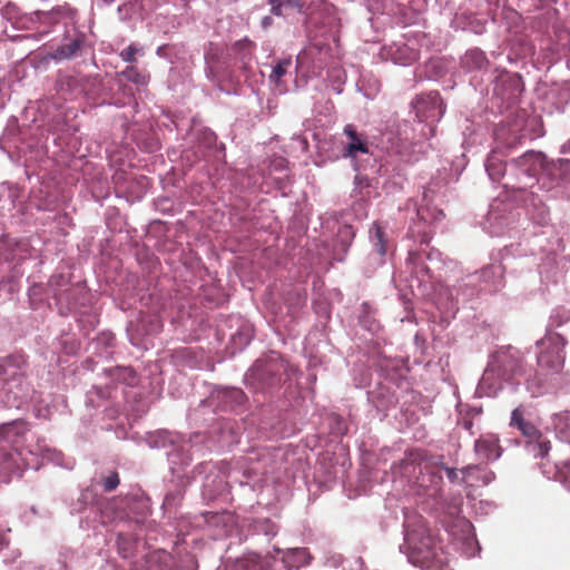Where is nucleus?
<instances>
[{"mask_svg": "<svg viewBox=\"0 0 570 570\" xmlns=\"http://www.w3.org/2000/svg\"><path fill=\"white\" fill-rule=\"evenodd\" d=\"M474 452L482 462L489 463L500 459L503 449L500 445V439L497 434L485 433L475 440Z\"/></svg>", "mask_w": 570, "mask_h": 570, "instance_id": "obj_8", "label": "nucleus"}, {"mask_svg": "<svg viewBox=\"0 0 570 570\" xmlns=\"http://www.w3.org/2000/svg\"><path fill=\"white\" fill-rule=\"evenodd\" d=\"M121 76L125 77L126 80H128V81H130L132 83H136V85H140V86H145L149 81V76L147 73H144V72L139 71L134 66L127 67L121 72Z\"/></svg>", "mask_w": 570, "mask_h": 570, "instance_id": "obj_18", "label": "nucleus"}, {"mask_svg": "<svg viewBox=\"0 0 570 570\" xmlns=\"http://www.w3.org/2000/svg\"><path fill=\"white\" fill-rule=\"evenodd\" d=\"M27 431V423L22 420L4 423L0 425V443L6 442L10 445H16Z\"/></svg>", "mask_w": 570, "mask_h": 570, "instance_id": "obj_10", "label": "nucleus"}, {"mask_svg": "<svg viewBox=\"0 0 570 570\" xmlns=\"http://www.w3.org/2000/svg\"><path fill=\"white\" fill-rule=\"evenodd\" d=\"M474 469H476V470H481V466H480V465H468V466L463 468V469L461 470V472H462L463 474H468V473H470V471H472V470H474Z\"/></svg>", "mask_w": 570, "mask_h": 570, "instance_id": "obj_31", "label": "nucleus"}, {"mask_svg": "<svg viewBox=\"0 0 570 570\" xmlns=\"http://www.w3.org/2000/svg\"><path fill=\"white\" fill-rule=\"evenodd\" d=\"M285 6L301 10L305 1L304 0H285Z\"/></svg>", "mask_w": 570, "mask_h": 570, "instance_id": "obj_27", "label": "nucleus"}, {"mask_svg": "<svg viewBox=\"0 0 570 570\" xmlns=\"http://www.w3.org/2000/svg\"><path fill=\"white\" fill-rule=\"evenodd\" d=\"M254 47L253 42L247 40V39H244V40H240V41H237L235 45H234V48L236 50H248L250 51L252 48Z\"/></svg>", "mask_w": 570, "mask_h": 570, "instance_id": "obj_24", "label": "nucleus"}, {"mask_svg": "<svg viewBox=\"0 0 570 570\" xmlns=\"http://www.w3.org/2000/svg\"><path fill=\"white\" fill-rule=\"evenodd\" d=\"M28 361L22 353H14L0 360V394L4 393L10 401L20 399L27 384Z\"/></svg>", "mask_w": 570, "mask_h": 570, "instance_id": "obj_1", "label": "nucleus"}, {"mask_svg": "<svg viewBox=\"0 0 570 570\" xmlns=\"http://www.w3.org/2000/svg\"><path fill=\"white\" fill-rule=\"evenodd\" d=\"M119 475L117 472H111L108 476L102 479V487L106 492L114 491L119 485Z\"/></svg>", "mask_w": 570, "mask_h": 570, "instance_id": "obj_21", "label": "nucleus"}, {"mask_svg": "<svg viewBox=\"0 0 570 570\" xmlns=\"http://www.w3.org/2000/svg\"><path fill=\"white\" fill-rule=\"evenodd\" d=\"M495 479V474L493 471H488L485 476H484V484H488L490 483L491 481H493Z\"/></svg>", "mask_w": 570, "mask_h": 570, "instance_id": "obj_30", "label": "nucleus"}, {"mask_svg": "<svg viewBox=\"0 0 570 570\" xmlns=\"http://www.w3.org/2000/svg\"><path fill=\"white\" fill-rule=\"evenodd\" d=\"M106 374L117 383H124L134 386L137 383V374L134 368L128 366H116L106 370Z\"/></svg>", "mask_w": 570, "mask_h": 570, "instance_id": "obj_14", "label": "nucleus"}, {"mask_svg": "<svg viewBox=\"0 0 570 570\" xmlns=\"http://www.w3.org/2000/svg\"><path fill=\"white\" fill-rule=\"evenodd\" d=\"M285 371V365L271 358L262 364H257L253 371V376L257 380L266 381L267 386H274L282 380V373Z\"/></svg>", "mask_w": 570, "mask_h": 570, "instance_id": "obj_9", "label": "nucleus"}, {"mask_svg": "<svg viewBox=\"0 0 570 570\" xmlns=\"http://www.w3.org/2000/svg\"><path fill=\"white\" fill-rule=\"evenodd\" d=\"M293 553L297 554L299 557V562L302 564H306L309 562L308 561L309 556H308L306 549L297 548V549L293 550Z\"/></svg>", "mask_w": 570, "mask_h": 570, "instance_id": "obj_25", "label": "nucleus"}, {"mask_svg": "<svg viewBox=\"0 0 570 570\" xmlns=\"http://www.w3.org/2000/svg\"><path fill=\"white\" fill-rule=\"evenodd\" d=\"M138 51L139 49L136 46L129 45L127 48L120 51L119 56L126 62H135Z\"/></svg>", "mask_w": 570, "mask_h": 570, "instance_id": "obj_22", "label": "nucleus"}, {"mask_svg": "<svg viewBox=\"0 0 570 570\" xmlns=\"http://www.w3.org/2000/svg\"><path fill=\"white\" fill-rule=\"evenodd\" d=\"M291 65V61L289 60H284V61H281L278 62L274 69H273V72H272V76L273 78L275 79H281L285 73H286V70H287V67Z\"/></svg>", "mask_w": 570, "mask_h": 570, "instance_id": "obj_23", "label": "nucleus"}, {"mask_svg": "<svg viewBox=\"0 0 570 570\" xmlns=\"http://www.w3.org/2000/svg\"><path fill=\"white\" fill-rule=\"evenodd\" d=\"M464 61L466 66L476 69H481L488 63L485 55L478 49L466 52Z\"/></svg>", "mask_w": 570, "mask_h": 570, "instance_id": "obj_19", "label": "nucleus"}, {"mask_svg": "<svg viewBox=\"0 0 570 570\" xmlns=\"http://www.w3.org/2000/svg\"><path fill=\"white\" fill-rule=\"evenodd\" d=\"M424 469L425 470L431 469V476H432L431 483L435 484V485H440V483L442 482V474H441L442 470L445 471L446 476L450 480V482L455 483L459 480L458 470L454 468H448V466H444L443 464H433L430 466L428 463H425Z\"/></svg>", "mask_w": 570, "mask_h": 570, "instance_id": "obj_15", "label": "nucleus"}, {"mask_svg": "<svg viewBox=\"0 0 570 570\" xmlns=\"http://www.w3.org/2000/svg\"><path fill=\"white\" fill-rule=\"evenodd\" d=\"M344 134L347 136L350 141L343 148V157H355L357 153L367 154L368 147L365 140L361 139L355 127L353 125H346Z\"/></svg>", "mask_w": 570, "mask_h": 570, "instance_id": "obj_11", "label": "nucleus"}, {"mask_svg": "<svg viewBox=\"0 0 570 570\" xmlns=\"http://www.w3.org/2000/svg\"><path fill=\"white\" fill-rule=\"evenodd\" d=\"M355 184L360 185V186H363V185L368 186V179L365 176L356 175L355 176Z\"/></svg>", "mask_w": 570, "mask_h": 570, "instance_id": "obj_28", "label": "nucleus"}, {"mask_svg": "<svg viewBox=\"0 0 570 570\" xmlns=\"http://www.w3.org/2000/svg\"><path fill=\"white\" fill-rule=\"evenodd\" d=\"M504 267L502 265H488L479 272V281L490 291H498L503 286Z\"/></svg>", "mask_w": 570, "mask_h": 570, "instance_id": "obj_12", "label": "nucleus"}, {"mask_svg": "<svg viewBox=\"0 0 570 570\" xmlns=\"http://www.w3.org/2000/svg\"><path fill=\"white\" fill-rule=\"evenodd\" d=\"M272 23V18L271 17H264L263 20H262V24L264 28H267L268 26H271Z\"/></svg>", "mask_w": 570, "mask_h": 570, "instance_id": "obj_34", "label": "nucleus"}, {"mask_svg": "<svg viewBox=\"0 0 570 570\" xmlns=\"http://www.w3.org/2000/svg\"><path fill=\"white\" fill-rule=\"evenodd\" d=\"M213 60H214V55H212V53H209V52H208V53L206 55V61H207V63H208V65H209V63H212V61H213Z\"/></svg>", "mask_w": 570, "mask_h": 570, "instance_id": "obj_35", "label": "nucleus"}, {"mask_svg": "<svg viewBox=\"0 0 570 570\" xmlns=\"http://www.w3.org/2000/svg\"><path fill=\"white\" fill-rule=\"evenodd\" d=\"M406 542L412 553L424 561L438 558L441 550L439 541L426 530L409 532Z\"/></svg>", "mask_w": 570, "mask_h": 570, "instance_id": "obj_5", "label": "nucleus"}, {"mask_svg": "<svg viewBox=\"0 0 570 570\" xmlns=\"http://www.w3.org/2000/svg\"><path fill=\"white\" fill-rule=\"evenodd\" d=\"M497 372L505 382L515 383L523 374V360L518 351L509 347L495 354L494 361L485 371V377Z\"/></svg>", "mask_w": 570, "mask_h": 570, "instance_id": "obj_3", "label": "nucleus"}, {"mask_svg": "<svg viewBox=\"0 0 570 570\" xmlns=\"http://www.w3.org/2000/svg\"><path fill=\"white\" fill-rule=\"evenodd\" d=\"M228 394L236 403H242L243 400L245 399V394L243 393V391L237 389L230 390Z\"/></svg>", "mask_w": 570, "mask_h": 570, "instance_id": "obj_26", "label": "nucleus"}, {"mask_svg": "<svg viewBox=\"0 0 570 570\" xmlns=\"http://www.w3.org/2000/svg\"><path fill=\"white\" fill-rule=\"evenodd\" d=\"M272 6V13L275 14V16H281L282 14V8L283 6H285L284 3H276V4H271Z\"/></svg>", "mask_w": 570, "mask_h": 570, "instance_id": "obj_29", "label": "nucleus"}, {"mask_svg": "<svg viewBox=\"0 0 570 570\" xmlns=\"http://www.w3.org/2000/svg\"><path fill=\"white\" fill-rule=\"evenodd\" d=\"M82 41L80 39H73L68 43L61 45L56 49L52 57L56 60L70 59L75 57L81 49Z\"/></svg>", "mask_w": 570, "mask_h": 570, "instance_id": "obj_17", "label": "nucleus"}, {"mask_svg": "<svg viewBox=\"0 0 570 570\" xmlns=\"http://www.w3.org/2000/svg\"><path fill=\"white\" fill-rule=\"evenodd\" d=\"M413 108L420 121H436L444 114L443 101L436 91L417 97L413 102Z\"/></svg>", "mask_w": 570, "mask_h": 570, "instance_id": "obj_7", "label": "nucleus"}, {"mask_svg": "<svg viewBox=\"0 0 570 570\" xmlns=\"http://www.w3.org/2000/svg\"><path fill=\"white\" fill-rule=\"evenodd\" d=\"M525 409L519 405L512 411L509 425L518 429L528 439V443L533 445V451L543 459L551 449L550 441L543 438L538 428L525 419Z\"/></svg>", "mask_w": 570, "mask_h": 570, "instance_id": "obj_2", "label": "nucleus"}, {"mask_svg": "<svg viewBox=\"0 0 570 570\" xmlns=\"http://www.w3.org/2000/svg\"><path fill=\"white\" fill-rule=\"evenodd\" d=\"M491 166H492V164H490V165L488 166V171H489V176L493 177V174H492V171H491Z\"/></svg>", "mask_w": 570, "mask_h": 570, "instance_id": "obj_37", "label": "nucleus"}, {"mask_svg": "<svg viewBox=\"0 0 570 570\" xmlns=\"http://www.w3.org/2000/svg\"><path fill=\"white\" fill-rule=\"evenodd\" d=\"M549 462H541L540 466L542 469L543 474H546L549 479H554L562 483L570 491V461L563 462L560 465H554L553 472L551 470H547Z\"/></svg>", "mask_w": 570, "mask_h": 570, "instance_id": "obj_13", "label": "nucleus"}, {"mask_svg": "<svg viewBox=\"0 0 570 570\" xmlns=\"http://www.w3.org/2000/svg\"><path fill=\"white\" fill-rule=\"evenodd\" d=\"M271 4L285 3V0H269Z\"/></svg>", "mask_w": 570, "mask_h": 570, "instance_id": "obj_36", "label": "nucleus"}, {"mask_svg": "<svg viewBox=\"0 0 570 570\" xmlns=\"http://www.w3.org/2000/svg\"><path fill=\"white\" fill-rule=\"evenodd\" d=\"M517 166L523 167L527 164L540 165V167L553 179L570 181V160L558 159L548 161L542 153L527 151L521 157L513 159Z\"/></svg>", "mask_w": 570, "mask_h": 570, "instance_id": "obj_4", "label": "nucleus"}, {"mask_svg": "<svg viewBox=\"0 0 570 570\" xmlns=\"http://www.w3.org/2000/svg\"><path fill=\"white\" fill-rule=\"evenodd\" d=\"M546 342L552 343L553 347L551 351L540 353L538 356V364L542 368H547L557 373L561 371L564 365V353L558 345V342H561L562 345H564L566 340L559 333H549L542 340H540L538 344H544Z\"/></svg>", "mask_w": 570, "mask_h": 570, "instance_id": "obj_6", "label": "nucleus"}, {"mask_svg": "<svg viewBox=\"0 0 570 570\" xmlns=\"http://www.w3.org/2000/svg\"><path fill=\"white\" fill-rule=\"evenodd\" d=\"M373 234L371 236V240L373 244V249L379 254L380 257H383L386 254V245L387 237L384 228L380 223H373Z\"/></svg>", "mask_w": 570, "mask_h": 570, "instance_id": "obj_16", "label": "nucleus"}, {"mask_svg": "<svg viewBox=\"0 0 570 570\" xmlns=\"http://www.w3.org/2000/svg\"><path fill=\"white\" fill-rule=\"evenodd\" d=\"M426 461V453L421 449H412L405 452L404 465H421Z\"/></svg>", "mask_w": 570, "mask_h": 570, "instance_id": "obj_20", "label": "nucleus"}, {"mask_svg": "<svg viewBox=\"0 0 570 570\" xmlns=\"http://www.w3.org/2000/svg\"><path fill=\"white\" fill-rule=\"evenodd\" d=\"M462 425H463V428H464L465 430H469V431H470V430L472 429V426H473V422H472L471 420H464V421L462 422Z\"/></svg>", "mask_w": 570, "mask_h": 570, "instance_id": "obj_33", "label": "nucleus"}, {"mask_svg": "<svg viewBox=\"0 0 570 570\" xmlns=\"http://www.w3.org/2000/svg\"><path fill=\"white\" fill-rule=\"evenodd\" d=\"M0 456L2 458L3 463H7L11 460V454L7 451L0 452Z\"/></svg>", "mask_w": 570, "mask_h": 570, "instance_id": "obj_32", "label": "nucleus"}, {"mask_svg": "<svg viewBox=\"0 0 570 570\" xmlns=\"http://www.w3.org/2000/svg\"><path fill=\"white\" fill-rule=\"evenodd\" d=\"M249 340H250V337H249V336H247V337L245 338V344H247V343L249 342Z\"/></svg>", "mask_w": 570, "mask_h": 570, "instance_id": "obj_38", "label": "nucleus"}]
</instances>
